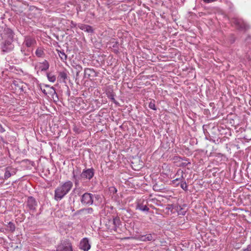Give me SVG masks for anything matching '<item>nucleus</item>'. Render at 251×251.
Returning a JSON list of instances; mask_svg holds the SVG:
<instances>
[{"label":"nucleus","instance_id":"nucleus-35","mask_svg":"<svg viewBox=\"0 0 251 251\" xmlns=\"http://www.w3.org/2000/svg\"><path fill=\"white\" fill-rule=\"evenodd\" d=\"M73 177L75 179V185H77L78 183V180L76 178V176L75 175L74 171L73 172Z\"/></svg>","mask_w":251,"mask_h":251},{"label":"nucleus","instance_id":"nucleus-28","mask_svg":"<svg viewBox=\"0 0 251 251\" xmlns=\"http://www.w3.org/2000/svg\"><path fill=\"white\" fill-rule=\"evenodd\" d=\"M111 44H112V47L114 49V52L116 53L118 52V50L117 49L118 48L119 44L117 41H115L114 39H111Z\"/></svg>","mask_w":251,"mask_h":251},{"label":"nucleus","instance_id":"nucleus-25","mask_svg":"<svg viewBox=\"0 0 251 251\" xmlns=\"http://www.w3.org/2000/svg\"><path fill=\"white\" fill-rule=\"evenodd\" d=\"M56 51H57L58 55L62 61H64L67 60V56L64 53V51H61L58 50H56Z\"/></svg>","mask_w":251,"mask_h":251},{"label":"nucleus","instance_id":"nucleus-38","mask_svg":"<svg viewBox=\"0 0 251 251\" xmlns=\"http://www.w3.org/2000/svg\"><path fill=\"white\" fill-rule=\"evenodd\" d=\"M71 27H75L76 25L75 24H74L73 21L71 22Z\"/></svg>","mask_w":251,"mask_h":251},{"label":"nucleus","instance_id":"nucleus-43","mask_svg":"<svg viewBox=\"0 0 251 251\" xmlns=\"http://www.w3.org/2000/svg\"><path fill=\"white\" fill-rule=\"evenodd\" d=\"M110 208H111V209H112L113 208V207L111 206Z\"/></svg>","mask_w":251,"mask_h":251},{"label":"nucleus","instance_id":"nucleus-44","mask_svg":"<svg viewBox=\"0 0 251 251\" xmlns=\"http://www.w3.org/2000/svg\"><path fill=\"white\" fill-rule=\"evenodd\" d=\"M249 251H251V248L249 250Z\"/></svg>","mask_w":251,"mask_h":251},{"label":"nucleus","instance_id":"nucleus-3","mask_svg":"<svg viewBox=\"0 0 251 251\" xmlns=\"http://www.w3.org/2000/svg\"><path fill=\"white\" fill-rule=\"evenodd\" d=\"M56 251H73L71 243L69 240L61 241L57 247Z\"/></svg>","mask_w":251,"mask_h":251},{"label":"nucleus","instance_id":"nucleus-34","mask_svg":"<svg viewBox=\"0 0 251 251\" xmlns=\"http://www.w3.org/2000/svg\"><path fill=\"white\" fill-rule=\"evenodd\" d=\"M206 3H211L217 1V0H202Z\"/></svg>","mask_w":251,"mask_h":251},{"label":"nucleus","instance_id":"nucleus-37","mask_svg":"<svg viewBox=\"0 0 251 251\" xmlns=\"http://www.w3.org/2000/svg\"><path fill=\"white\" fill-rule=\"evenodd\" d=\"M110 100H111V101H113V102H115L116 104H118L117 102H116L115 100L114 99V98L113 97V95H112V94L111 93V98H110Z\"/></svg>","mask_w":251,"mask_h":251},{"label":"nucleus","instance_id":"nucleus-16","mask_svg":"<svg viewBox=\"0 0 251 251\" xmlns=\"http://www.w3.org/2000/svg\"><path fill=\"white\" fill-rule=\"evenodd\" d=\"M93 212V209L91 207L87 208H83L79 210H77L75 212V215H85L87 214H92Z\"/></svg>","mask_w":251,"mask_h":251},{"label":"nucleus","instance_id":"nucleus-13","mask_svg":"<svg viewBox=\"0 0 251 251\" xmlns=\"http://www.w3.org/2000/svg\"><path fill=\"white\" fill-rule=\"evenodd\" d=\"M113 225L114 226L112 230L114 231L120 233L121 231V229L119 227V226L121 225V222L119 217H116L113 218Z\"/></svg>","mask_w":251,"mask_h":251},{"label":"nucleus","instance_id":"nucleus-40","mask_svg":"<svg viewBox=\"0 0 251 251\" xmlns=\"http://www.w3.org/2000/svg\"><path fill=\"white\" fill-rule=\"evenodd\" d=\"M42 92H43L44 94H46V95L47 94V93L46 92L45 90H43V91H42Z\"/></svg>","mask_w":251,"mask_h":251},{"label":"nucleus","instance_id":"nucleus-20","mask_svg":"<svg viewBox=\"0 0 251 251\" xmlns=\"http://www.w3.org/2000/svg\"><path fill=\"white\" fill-rule=\"evenodd\" d=\"M112 199L116 203V204L117 206H119L120 204V202L122 201L121 195H119V194H114L112 195Z\"/></svg>","mask_w":251,"mask_h":251},{"label":"nucleus","instance_id":"nucleus-26","mask_svg":"<svg viewBox=\"0 0 251 251\" xmlns=\"http://www.w3.org/2000/svg\"><path fill=\"white\" fill-rule=\"evenodd\" d=\"M176 210L177 212L178 215H184L186 213V211L184 210L180 205H177L175 207Z\"/></svg>","mask_w":251,"mask_h":251},{"label":"nucleus","instance_id":"nucleus-11","mask_svg":"<svg viewBox=\"0 0 251 251\" xmlns=\"http://www.w3.org/2000/svg\"><path fill=\"white\" fill-rule=\"evenodd\" d=\"M84 75L85 77L92 80L97 76V73L93 69L86 68L84 70Z\"/></svg>","mask_w":251,"mask_h":251},{"label":"nucleus","instance_id":"nucleus-32","mask_svg":"<svg viewBox=\"0 0 251 251\" xmlns=\"http://www.w3.org/2000/svg\"><path fill=\"white\" fill-rule=\"evenodd\" d=\"M73 66L75 69L76 72H81L82 70V67L79 64H76L75 65H73Z\"/></svg>","mask_w":251,"mask_h":251},{"label":"nucleus","instance_id":"nucleus-31","mask_svg":"<svg viewBox=\"0 0 251 251\" xmlns=\"http://www.w3.org/2000/svg\"><path fill=\"white\" fill-rule=\"evenodd\" d=\"M149 107L151 109L156 110V107L155 104V100H151L149 104Z\"/></svg>","mask_w":251,"mask_h":251},{"label":"nucleus","instance_id":"nucleus-29","mask_svg":"<svg viewBox=\"0 0 251 251\" xmlns=\"http://www.w3.org/2000/svg\"><path fill=\"white\" fill-rule=\"evenodd\" d=\"M180 187L185 191H187L188 190V185L184 179L180 181Z\"/></svg>","mask_w":251,"mask_h":251},{"label":"nucleus","instance_id":"nucleus-30","mask_svg":"<svg viewBox=\"0 0 251 251\" xmlns=\"http://www.w3.org/2000/svg\"><path fill=\"white\" fill-rule=\"evenodd\" d=\"M47 77H48L49 80L50 81V82H53L56 80L55 76L51 73H48Z\"/></svg>","mask_w":251,"mask_h":251},{"label":"nucleus","instance_id":"nucleus-27","mask_svg":"<svg viewBox=\"0 0 251 251\" xmlns=\"http://www.w3.org/2000/svg\"><path fill=\"white\" fill-rule=\"evenodd\" d=\"M35 54L37 56L39 57H42L44 56L45 53L43 50L42 48H38L36 50Z\"/></svg>","mask_w":251,"mask_h":251},{"label":"nucleus","instance_id":"nucleus-24","mask_svg":"<svg viewBox=\"0 0 251 251\" xmlns=\"http://www.w3.org/2000/svg\"><path fill=\"white\" fill-rule=\"evenodd\" d=\"M41 66L40 67V68L42 71H45L47 70L49 68V64L48 62L45 60L42 63Z\"/></svg>","mask_w":251,"mask_h":251},{"label":"nucleus","instance_id":"nucleus-9","mask_svg":"<svg viewBox=\"0 0 251 251\" xmlns=\"http://www.w3.org/2000/svg\"><path fill=\"white\" fill-rule=\"evenodd\" d=\"M94 175V170L93 168L84 170L81 174L82 178L90 180Z\"/></svg>","mask_w":251,"mask_h":251},{"label":"nucleus","instance_id":"nucleus-15","mask_svg":"<svg viewBox=\"0 0 251 251\" xmlns=\"http://www.w3.org/2000/svg\"><path fill=\"white\" fill-rule=\"evenodd\" d=\"M91 246L87 238H83L80 243V248L84 251H87L90 249Z\"/></svg>","mask_w":251,"mask_h":251},{"label":"nucleus","instance_id":"nucleus-5","mask_svg":"<svg viewBox=\"0 0 251 251\" xmlns=\"http://www.w3.org/2000/svg\"><path fill=\"white\" fill-rule=\"evenodd\" d=\"M93 194L85 193L81 197V202L84 205H91L93 203Z\"/></svg>","mask_w":251,"mask_h":251},{"label":"nucleus","instance_id":"nucleus-22","mask_svg":"<svg viewBox=\"0 0 251 251\" xmlns=\"http://www.w3.org/2000/svg\"><path fill=\"white\" fill-rule=\"evenodd\" d=\"M58 78L60 81L62 80L64 83H66V79L67 78V73L65 71L59 72Z\"/></svg>","mask_w":251,"mask_h":251},{"label":"nucleus","instance_id":"nucleus-1","mask_svg":"<svg viewBox=\"0 0 251 251\" xmlns=\"http://www.w3.org/2000/svg\"><path fill=\"white\" fill-rule=\"evenodd\" d=\"M73 186L72 181H67L58 187L54 191V200L58 201L63 199L69 192Z\"/></svg>","mask_w":251,"mask_h":251},{"label":"nucleus","instance_id":"nucleus-14","mask_svg":"<svg viewBox=\"0 0 251 251\" xmlns=\"http://www.w3.org/2000/svg\"><path fill=\"white\" fill-rule=\"evenodd\" d=\"M156 235L155 234H147L146 235H140L139 237V239L142 241H154L155 239Z\"/></svg>","mask_w":251,"mask_h":251},{"label":"nucleus","instance_id":"nucleus-36","mask_svg":"<svg viewBox=\"0 0 251 251\" xmlns=\"http://www.w3.org/2000/svg\"><path fill=\"white\" fill-rule=\"evenodd\" d=\"M5 130L4 129V128L2 127L1 125L0 124V132L3 133V132H5Z\"/></svg>","mask_w":251,"mask_h":251},{"label":"nucleus","instance_id":"nucleus-18","mask_svg":"<svg viewBox=\"0 0 251 251\" xmlns=\"http://www.w3.org/2000/svg\"><path fill=\"white\" fill-rule=\"evenodd\" d=\"M184 179L183 172H181V175L179 177L176 178L172 181V184L174 187L178 186L180 184V181Z\"/></svg>","mask_w":251,"mask_h":251},{"label":"nucleus","instance_id":"nucleus-2","mask_svg":"<svg viewBox=\"0 0 251 251\" xmlns=\"http://www.w3.org/2000/svg\"><path fill=\"white\" fill-rule=\"evenodd\" d=\"M232 22L238 29L246 30L250 28L249 25L242 19L234 18L232 20Z\"/></svg>","mask_w":251,"mask_h":251},{"label":"nucleus","instance_id":"nucleus-42","mask_svg":"<svg viewBox=\"0 0 251 251\" xmlns=\"http://www.w3.org/2000/svg\"><path fill=\"white\" fill-rule=\"evenodd\" d=\"M114 3V1H111V3Z\"/></svg>","mask_w":251,"mask_h":251},{"label":"nucleus","instance_id":"nucleus-45","mask_svg":"<svg viewBox=\"0 0 251 251\" xmlns=\"http://www.w3.org/2000/svg\"><path fill=\"white\" fill-rule=\"evenodd\" d=\"M0 231H2L1 229H0Z\"/></svg>","mask_w":251,"mask_h":251},{"label":"nucleus","instance_id":"nucleus-8","mask_svg":"<svg viewBox=\"0 0 251 251\" xmlns=\"http://www.w3.org/2000/svg\"><path fill=\"white\" fill-rule=\"evenodd\" d=\"M145 201L143 199L137 200L136 202V209L143 212H148L150 210L146 204H144Z\"/></svg>","mask_w":251,"mask_h":251},{"label":"nucleus","instance_id":"nucleus-10","mask_svg":"<svg viewBox=\"0 0 251 251\" xmlns=\"http://www.w3.org/2000/svg\"><path fill=\"white\" fill-rule=\"evenodd\" d=\"M16 174V170L12 167H7L5 169V173L4 175V178L3 179H7L11 176H13Z\"/></svg>","mask_w":251,"mask_h":251},{"label":"nucleus","instance_id":"nucleus-21","mask_svg":"<svg viewBox=\"0 0 251 251\" xmlns=\"http://www.w3.org/2000/svg\"><path fill=\"white\" fill-rule=\"evenodd\" d=\"M6 228L5 230L10 232H13L15 230V226L14 223L11 222H9L6 225Z\"/></svg>","mask_w":251,"mask_h":251},{"label":"nucleus","instance_id":"nucleus-23","mask_svg":"<svg viewBox=\"0 0 251 251\" xmlns=\"http://www.w3.org/2000/svg\"><path fill=\"white\" fill-rule=\"evenodd\" d=\"M108 162L106 161L102 162L101 163V168L102 172H104L105 173H108L110 170V167L107 166Z\"/></svg>","mask_w":251,"mask_h":251},{"label":"nucleus","instance_id":"nucleus-41","mask_svg":"<svg viewBox=\"0 0 251 251\" xmlns=\"http://www.w3.org/2000/svg\"><path fill=\"white\" fill-rule=\"evenodd\" d=\"M52 88L53 89V91H54V93L56 94V92H55V90H54V88H53V87H52Z\"/></svg>","mask_w":251,"mask_h":251},{"label":"nucleus","instance_id":"nucleus-33","mask_svg":"<svg viewBox=\"0 0 251 251\" xmlns=\"http://www.w3.org/2000/svg\"><path fill=\"white\" fill-rule=\"evenodd\" d=\"M117 192V189L116 188H115V187H111V193H112V195L118 194Z\"/></svg>","mask_w":251,"mask_h":251},{"label":"nucleus","instance_id":"nucleus-17","mask_svg":"<svg viewBox=\"0 0 251 251\" xmlns=\"http://www.w3.org/2000/svg\"><path fill=\"white\" fill-rule=\"evenodd\" d=\"M174 159L177 161H180V160L185 161V162H182L180 164L179 166L180 167H186L191 164V163L188 161V159L185 157L182 158L180 156H175Z\"/></svg>","mask_w":251,"mask_h":251},{"label":"nucleus","instance_id":"nucleus-39","mask_svg":"<svg viewBox=\"0 0 251 251\" xmlns=\"http://www.w3.org/2000/svg\"><path fill=\"white\" fill-rule=\"evenodd\" d=\"M80 73V72H76V78H75L76 80L77 79V77L79 76Z\"/></svg>","mask_w":251,"mask_h":251},{"label":"nucleus","instance_id":"nucleus-19","mask_svg":"<svg viewBox=\"0 0 251 251\" xmlns=\"http://www.w3.org/2000/svg\"><path fill=\"white\" fill-rule=\"evenodd\" d=\"M79 28L87 32L88 33H92L93 32V28L91 26L86 25H81L79 26Z\"/></svg>","mask_w":251,"mask_h":251},{"label":"nucleus","instance_id":"nucleus-7","mask_svg":"<svg viewBox=\"0 0 251 251\" xmlns=\"http://www.w3.org/2000/svg\"><path fill=\"white\" fill-rule=\"evenodd\" d=\"M23 44L27 48L34 46L36 44V41L35 38L31 36H25V37Z\"/></svg>","mask_w":251,"mask_h":251},{"label":"nucleus","instance_id":"nucleus-12","mask_svg":"<svg viewBox=\"0 0 251 251\" xmlns=\"http://www.w3.org/2000/svg\"><path fill=\"white\" fill-rule=\"evenodd\" d=\"M14 33L9 28L5 27L3 30V36L2 39H11L13 40Z\"/></svg>","mask_w":251,"mask_h":251},{"label":"nucleus","instance_id":"nucleus-4","mask_svg":"<svg viewBox=\"0 0 251 251\" xmlns=\"http://www.w3.org/2000/svg\"><path fill=\"white\" fill-rule=\"evenodd\" d=\"M3 41L1 43V47L3 51L9 52L12 50L14 48L12 45L13 40L3 39Z\"/></svg>","mask_w":251,"mask_h":251},{"label":"nucleus","instance_id":"nucleus-6","mask_svg":"<svg viewBox=\"0 0 251 251\" xmlns=\"http://www.w3.org/2000/svg\"><path fill=\"white\" fill-rule=\"evenodd\" d=\"M26 206L32 212L36 211L37 202L33 197H28L26 201Z\"/></svg>","mask_w":251,"mask_h":251}]
</instances>
